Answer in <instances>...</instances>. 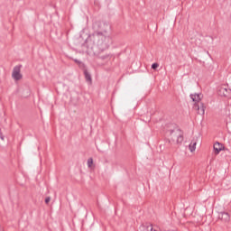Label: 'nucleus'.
<instances>
[{"label": "nucleus", "mask_w": 231, "mask_h": 231, "mask_svg": "<svg viewBox=\"0 0 231 231\" xmlns=\"http://www.w3.org/2000/svg\"><path fill=\"white\" fill-rule=\"evenodd\" d=\"M88 167L89 169H91V167H93V158H89V159L88 160Z\"/></svg>", "instance_id": "9"}, {"label": "nucleus", "mask_w": 231, "mask_h": 231, "mask_svg": "<svg viewBox=\"0 0 231 231\" xmlns=\"http://www.w3.org/2000/svg\"><path fill=\"white\" fill-rule=\"evenodd\" d=\"M190 98L193 102H195L194 104V109H196L198 111L199 115H205V105L203 103H199L201 102V98H203V94L199 93V94H190Z\"/></svg>", "instance_id": "1"}, {"label": "nucleus", "mask_w": 231, "mask_h": 231, "mask_svg": "<svg viewBox=\"0 0 231 231\" xmlns=\"http://www.w3.org/2000/svg\"><path fill=\"white\" fill-rule=\"evenodd\" d=\"M196 145H197V143L196 141H192L189 144V151L191 152H194V151H196Z\"/></svg>", "instance_id": "8"}, {"label": "nucleus", "mask_w": 231, "mask_h": 231, "mask_svg": "<svg viewBox=\"0 0 231 231\" xmlns=\"http://www.w3.org/2000/svg\"><path fill=\"white\" fill-rule=\"evenodd\" d=\"M228 89L225 87H220L218 88V95L219 97H228Z\"/></svg>", "instance_id": "5"}, {"label": "nucleus", "mask_w": 231, "mask_h": 231, "mask_svg": "<svg viewBox=\"0 0 231 231\" xmlns=\"http://www.w3.org/2000/svg\"><path fill=\"white\" fill-rule=\"evenodd\" d=\"M12 77L14 80H21V79H23V75H21V67L16 66L14 68Z\"/></svg>", "instance_id": "3"}, {"label": "nucleus", "mask_w": 231, "mask_h": 231, "mask_svg": "<svg viewBox=\"0 0 231 231\" xmlns=\"http://www.w3.org/2000/svg\"><path fill=\"white\" fill-rule=\"evenodd\" d=\"M213 149H214V152H215L216 156H217V154H219V152L224 149L223 143H221L219 142L215 143Z\"/></svg>", "instance_id": "4"}, {"label": "nucleus", "mask_w": 231, "mask_h": 231, "mask_svg": "<svg viewBox=\"0 0 231 231\" xmlns=\"http://www.w3.org/2000/svg\"><path fill=\"white\" fill-rule=\"evenodd\" d=\"M222 221H230V215L227 212H223L219 216Z\"/></svg>", "instance_id": "6"}, {"label": "nucleus", "mask_w": 231, "mask_h": 231, "mask_svg": "<svg viewBox=\"0 0 231 231\" xmlns=\"http://www.w3.org/2000/svg\"><path fill=\"white\" fill-rule=\"evenodd\" d=\"M168 133L171 136V140H176L177 143H181L183 142V132H181L180 128L169 130Z\"/></svg>", "instance_id": "2"}, {"label": "nucleus", "mask_w": 231, "mask_h": 231, "mask_svg": "<svg viewBox=\"0 0 231 231\" xmlns=\"http://www.w3.org/2000/svg\"><path fill=\"white\" fill-rule=\"evenodd\" d=\"M50 201H51V198L47 197V198L45 199V203H46V205H48V203H50Z\"/></svg>", "instance_id": "11"}, {"label": "nucleus", "mask_w": 231, "mask_h": 231, "mask_svg": "<svg viewBox=\"0 0 231 231\" xmlns=\"http://www.w3.org/2000/svg\"><path fill=\"white\" fill-rule=\"evenodd\" d=\"M160 65L158 64V63H152V69H158V67H159Z\"/></svg>", "instance_id": "10"}, {"label": "nucleus", "mask_w": 231, "mask_h": 231, "mask_svg": "<svg viewBox=\"0 0 231 231\" xmlns=\"http://www.w3.org/2000/svg\"><path fill=\"white\" fill-rule=\"evenodd\" d=\"M84 75H85V79H86L87 82H89V84H91V82H92L91 74H89V72L87 69H85Z\"/></svg>", "instance_id": "7"}, {"label": "nucleus", "mask_w": 231, "mask_h": 231, "mask_svg": "<svg viewBox=\"0 0 231 231\" xmlns=\"http://www.w3.org/2000/svg\"><path fill=\"white\" fill-rule=\"evenodd\" d=\"M74 62H76V64H81L80 60H74Z\"/></svg>", "instance_id": "12"}]
</instances>
